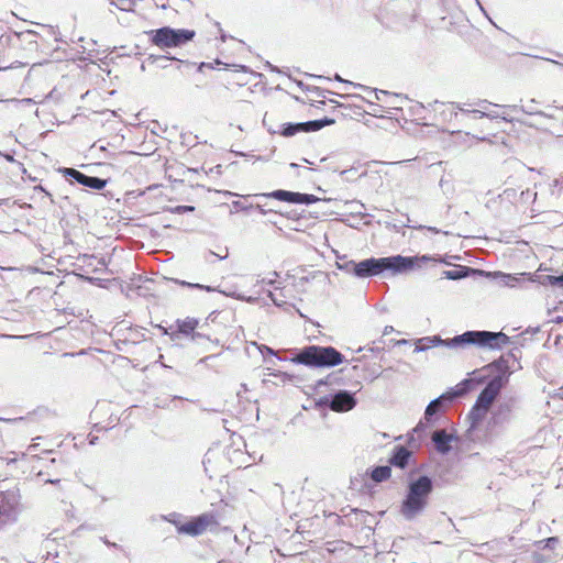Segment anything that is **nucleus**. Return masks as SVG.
<instances>
[{
    "mask_svg": "<svg viewBox=\"0 0 563 563\" xmlns=\"http://www.w3.org/2000/svg\"><path fill=\"white\" fill-rule=\"evenodd\" d=\"M434 261L430 255L404 256L400 254L386 257H369L357 263V278H367L389 274H407Z\"/></svg>",
    "mask_w": 563,
    "mask_h": 563,
    "instance_id": "nucleus-1",
    "label": "nucleus"
},
{
    "mask_svg": "<svg viewBox=\"0 0 563 563\" xmlns=\"http://www.w3.org/2000/svg\"><path fill=\"white\" fill-rule=\"evenodd\" d=\"M275 357L279 361H289L310 368H331L345 361L344 355L335 347L314 344L300 349L278 350Z\"/></svg>",
    "mask_w": 563,
    "mask_h": 563,
    "instance_id": "nucleus-2",
    "label": "nucleus"
},
{
    "mask_svg": "<svg viewBox=\"0 0 563 563\" xmlns=\"http://www.w3.org/2000/svg\"><path fill=\"white\" fill-rule=\"evenodd\" d=\"M433 489L434 481L426 474L408 482L399 510L405 520L412 521L426 510Z\"/></svg>",
    "mask_w": 563,
    "mask_h": 563,
    "instance_id": "nucleus-3",
    "label": "nucleus"
},
{
    "mask_svg": "<svg viewBox=\"0 0 563 563\" xmlns=\"http://www.w3.org/2000/svg\"><path fill=\"white\" fill-rule=\"evenodd\" d=\"M148 41L152 45L165 51L168 48L183 47L191 42L196 36L195 30L175 29L172 26H162L146 31Z\"/></svg>",
    "mask_w": 563,
    "mask_h": 563,
    "instance_id": "nucleus-4",
    "label": "nucleus"
},
{
    "mask_svg": "<svg viewBox=\"0 0 563 563\" xmlns=\"http://www.w3.org/2000/svg\"><path fill=\"white\" fill-rule=\"evenodd\" d=\"M483 369L488 373L489 377L483 390H485L489 396L493 395L494 397H497L501 389L508 384L511 375L508 361L504 356H500L485 365Z\"/></svg>",
    "mask_w": 563,
    "mask_h": 563,
    "instance_id": "nucleus-5",
    "label": "nucleus"
},
{
    "mask_svg": "<svg viewBox=\"0 0 563 563\" xmlns=\"http://www.w3.org/2000/svg\"><path fill=\"white\" fill-rule=\"evenodd\" d=\"M357 405V399L353 391L341 389L330 393L320 397L317 400V406L328 408L335 412H346L354 409Z\"/></svg>",
    "mask_w": 563,
    "mask_h": 563,
    "instance_id": "nucleus-6",
    "label": "nucleus"
},
{
    "mask_svg": "<svg viewBox=\"0 0 563 563\" xmlns=\"http://www.w3.org/2000/svg\"><path fill=\"white\" fill-rule=\"evenodd\" d=\"M518 404L519 399L517 397H508L500 401L490 413L487 422L488 429L493 431L510 423L514 419V412L519 408Z\"/></svg>",
    "mask_w": 563,
    "mask_h": 563,
    "instance_id": "nucleus-7",
    "label": "nucleus"
},
{
    "mask_svg": "<svg viewBox=\"0 0 563 563\" xmlns=\"http://www.w3.org/2000/svg\"><path fill=\"white\" fill-rule=\"evenodd\" d=\"M58 173H60L70 184L76 183L93 190H102L108 184V179L86 175L71 167H60L58 168Z\"/></svg>",
    "mask_w": 563,
    "mask_h": 563,
    "instance_id": "nucleus-8",
    "label": "nucleus"
},
{
    "mask_svg": "<svg viewBox=\"0 0 563 563\" xmlns=\"http://www.w3.org/2000/svg\"><path fill=\"white\" fill-rule=\"evenodd\" d=\"M175 323L177 329L170 332L163 325L157 327L163 334L169 335L172 341L178 340L181 335L189 338L191 341H197V338H206V334L196 331L199 324V320L196 318L177 319Z\"/></svg>",
    "mask_w": 563,
    "mask_h": 563,
    "instance_id": "nucleus-9",
    "label": "nucleus"
},
{
    "mask_svg": "<svg viewBox=\"0 0 563 563\" xmlns=\"http://www.w3.org/2000/svg\"><path fill=\"white\" fill-rule=\"evenodd\" d=\"M257 196L275 199L283 202L306 206L313 205L321 200L319 197L312 194L290 191L285 189H276L271 192L258 194Z\"/></svg>",
    "mask_w": 563,
    "mask_h": 563,
    "instance_id": "nucleus-10",
    "label": "nucleus"
},
{
    "mask_svg": "<svg viewBox=\"0 0 563 563\" xmlns=\"http://www.w3.org/2000/svg\"><path fill=\"white\" fill-rule=\"evenodd\" d=\"M21 498V490L16 484L0 490V507L3 515L15 519L22 510Z\"/></svg>",
    "mask_w": 563,
    "mask_h": 563,
    "instance_id": "nucleus-11",
    "label": "nucleus"
},
{
    "mask_svg": "<svg viewBox=\"0 0 563 563\" xmlns=\"http://www.w3.org/2000/svg\"><path fill=\"white\" fill-rule=\"evenodd\" d=\"M493 395H488L485 390H481L473 407L471 408L467 419L470 420V429H476L487 415L492 401L495 399Z\"/></svg>",
    "mask_w": 563,
    "mask_h": 563,
    "instance_id": "nucleus-12",
    "label": "nucleus"
},
{
    "mask_svg": "<svg viewBox=\"0 0 563 563\" xmlns=\"http://www.w3.org/2000/svg\"><path fill=\"white\" fill-rule=\"evenodd\" d=\"M459 393L454 389H449L435 399L431 400L424 410V420L429 424H433L438 418V415L455 399H457Z\"/></svg>",
    "mask_w": 563,
    "mask_h": 563,
    "instance_id": "nucleus-13",
    "label": "nucleus"
},
{
    "mask_svg": "<svg viewBox=\"0 0 563 563\" xmlns=\"http://www.w3.org/2000/svg\"><path fill=\"white\" fill-rule=\"evenodd\" d=\"M486 330H467L451 338L450 349H465L474 345L484 349Z\"/></svg>",
    "mask_w": 563,
    "mask_h": 563,
    "instance_id": "nucleus-14",
    "label": "nucleus"
},
{
    "mask_svg": "<svg viewBox=\"0 0 563 563\" xmlns=\"http://www.w3.org/2000/svg\"><path fill=\"white\" fill-rule=\"evenodd\" d=\"M210 523V517L207 514H202L197 517H192L189 521L184 522L178 527L179 534H186L190 537H198L202 534Z\"/></svg>",
    "mask_w": 563,
    "mask_h": 563,
    "instance_id": "nucleus-15",
    "label": "nucleus"
},
{
    "mask_svg": "<svg viewBox=\"0 0 563 563\" xmlns=\"http://www.w3.org/2000/svg\"><path fill=\"white\" fill-rule=\"evenodd\" d=\"M412 457V451L407 449L404 445H396L390 454L389 463L390 465L398 467L400 470H405Z\"/></svg>",
    "mask_w": 563,
    "mask_h": 563,
    "instance_id": "nucleus-16",
    "label": "nucleus"
},
{
    "mask_svg": "<svg viewBox=\"0 0 563 563\" xmlns=\"http://www.w3.org/2000/svg\"><path fill=\"white\" fill-rule=\"evenodd\" d=\"M451 338L450 339H442L439 334L431 335V336H423L421 339H418L415 342V352L420 353L428 351L431 347L435 346H445L450 349Z\"/></svg>",
    "mask_w": 563,
    "mask_h": 563,
    "instance_id": "nucleus-17",
    "label": "nucleus"
},
{
    "mask_svg": "<svg viewBox=\"0 0 563 563\" xmlns=\"http://www.w3.org/2000/svg\"><path fill=\"white\" fill-rule=\"evenodd\" d=\"M510 341V338L501 331L493 332L486 330L484 349L499 351L504 346L508 345Z\"/></svg>",
    "mask_w": 563,
    "mask_h": 563,
    "instance_id": "nucleus-18",
    "label": "nucleus"
},
{
    "mask_svg": "<svg viewBox=\"0 0 563 563\" xmlns=\"http://www.w3.org/2000/svg\"><path fill=\"white\" fill-rule=\"evenodd\" d=\"M453 440H455V437L450 435L444 430H438L432 435V442L435 446V450L443 455L448 454L451 451V442Z\"/></svg>",
    "mask_w": 563,
    "mask_h": 563,
    "instance_id": "nucleus-19",
    "label": "nucleus"
},
{
    "mask_svg": "<svg viewBox=\"0 0 563 563\" xmlns=\"http://www.w3.org/2000/svg\"><path fill=\"white\" fill-rule=\"evenodd\" d=\"M481 273L485 274L483 271H481ZM486 275L494 277L499 286L514 288L520 282V276H525L527 274H508L503 272H494L486 273Z\"/></svg>",
    "mask_w": 563,
    "mask_h": 563,
    "instance_id": "nucleus-20",
    "label": "nucleus"
},
{
    "mask_svg": "<svg viewBox=\"0 0 563 563\" xmlns=\"http://www.w3.org/2000/svg\"><path fill=\"white\" fill-rule=\"evenodd\" d=\"M476 269L470 266H457L455 269L444 271L443 277L450 280H460L468 277Z\"/></svg>",
    "mask_w": 563,
    "mask_h": 563,
    "instance_id": "nucleus-21",
    "label": "nucleus"
},
{
    "mask_svg": "<svg viewBox=\"0 0 563 563\" xmlns=\"http://www.w3.org/2000/svg\"><path fill=\"white\" fill-rule=\"evenodd\" d=\"M391 475V468L389 465H377L369 470L371 478L376 483L387 481Z\"/></svg>",
    "mask_w": 563,
    "mask_h": 563,
    "instance_id": "nucleus-22",
    "label": "nucleus"
},
{
    "mask_svg": "<svg viewBox=\"0 0 563 563\" xmlns=\"http://www.w3.org/2000/svg\"><path fill=\"white\" fill-rule=\"evenodd\" d=\"M334 79H335L336 81H340V82H345V84H349V85H353V86H355V87H357V88H360V89H362V90H368L371 93H374V95H375V98H376L377 100H382V97H380V96H389V95H390V92H389V91H387V90H382V89H377V88H375V89H369L368 87H366V86H364V85H361V84H353V82H351V81H349V80H344V79H343L339 74H335V75H334Z\"/></svg>",
    "mask_w": 563,
    "mask_h": 563,
    "instance_id": "nucleus-23",
    "label": "nucleus"
},
{
    "mask_svg": "<svg viewBox=\"0 0 563 563\" xmlns=\"http://www.w3.org/2000/svg\"><path fill=\"white\" fill-rule=\"evenodd\" d=\"M504 108L510 109L512 111H522L523 113L529 114V115H539V117L549 118V119L553 118L552 114H549L541 110H536L534 108H530V106L523 107V106L512 104V106H504Z\"/></svg>",
    "mask_w": 563,
    "mask_h": 563,
    "instance_id": "nucleus-24",
    "label": "nucleus"
},
{
    "mask_svg": "<svg viewBox=\"0 0 563 563\" xmlns=\"http://www.w3.org/2000/svg\"><path fill=\"white\" fill-rule=\"evenodd\" d=\"M152 64H155V63H158L159 60H176V62H179L180 64L183 65H186V66H194V63H190L188 60H183V59H178L177 57L173 56V55H154V54H151L147 58Z\"/></svg>",
    "mask_w": 563,
    "mask_h": 563,
    "instance_id": "nucleus-25",
    "label": "nucleus"
},
{
    "mask_svg": "<svg viewBox=\"0 0 563 563\" xmlns=\"http://www.w3.org/2000/svg\"><path fill=\"white\" fill-rule=\"evenodd\" d=\"M357 263L358 262H355L353 260L345 261L344 263H336V267L340 271H343L347 274H351V275L357 277Z\"/></svg>",
    "mask_w": 563,
    "mask_h": 563,
    "instance_id": "nucleus-26",
    "label": "nucleus"
},
{
    "mask_svg": "<svg viewBox=\"0 0 563 563\" xmlns=\"http://www.w3.org/2000/svg\"><path fill=\"white\" fill-rule=\"evenodd\" d=\"M543 284L550 285L552 287L562 288L563 287V272L560 275L543 276Z\"/></svg>",
    "mask_w": 563,
    "mask_h": 563,
    "instance_id": "nucleus-27",
    "label": "nucleus"
},
{
    "mask_svg": "<svg viewBox=\"0 0 563 563\" xmlns=\"http://www.w3.org/2000/svg\"><path fill=\"white\" fill-rule=\"evenodd\" d=\"M482 372H485V369H483V367L481 369H474L472 373H471V383L473 384H476V385H481V384H486L487 380L489 379L488 377V373L487 374H482Z\"/></svg>",
    "mask_w": 563,
    "mask_h": 563,
    "instance_id": "nucleus-28",
    "label": "nucleus"
},
{
    "mask_svg": "<svg viewBox=\"0 0 563 563\" xmlns=\"http://www.w3.org/2000/svg\"><path fill=\"white\" fill-rule=\"evenodd\" d=\"M473 113H479V118H488V119H498L500 118L501 120L506 121V122H514L515 119L512 118H507L505 115H500L499 113L497 112H486V111H483V110H479V109H474L472 111Z\"/></svg>",
    "mask_w": 563,
    "mask_h": 563,
    "instance_id": "nucleus-29",
    "label": "nucleus"
},
{
    "mask_svg": "<svg viewBox=\"0 0 563 563\" xmlns=\"http://www.w3.org/2000/svg\"><path fill=\"white\" fill-rule=\"evenodd\" d=\"M296 126L294 122L283 123L279 129V134L285 137H290L297 134Z\"/></svg>",
    "mask_w": 563,
    "mask_h": 563,
    "instance_id": "nucleus-30",
    "label": "nucleus"
},
{
    "mask_svg": "<svg viewBox=\"0 0 563 563\" xmlns=\"http://www.w3.org/2000/svg\"><path fill=\"white\" fill-rule=\"evenodd\" d=\"M110 3L119 10L131 11L132 7L135 5L136 0H111Z\"/></svg>",
    "mask_w": 563,
    "mask_h": 563,
    "instance_id": "nucleus-31",
    "label": "nucleus"
},
{
    "mask_svg": "<svg viewBox=\"0 0 563 563\" xmlns=\"http://www.w3.org/2000/svg\"><path fill=\"white\" fill-rule=\"evenodd\" d=\"M384 343H385V341L383 340V338H380L379 340L374 341L372 346H368V347H366V346L362 347L361 346V347H358L356 350V352H361V351L366 350V351H369L372 353H380L384 350V346L382 345Z\"/></svg>",
    "mask_w": 563,
    "mask_h": 563,
    "instance_id": "nucleus-32",
    "label": "nucleus"
},
{
    "mask_svg": "<svg viewBox=\"0 0 563 563\" xmlns=\"http://www.w3.org/2000/svg\"><path fill=\"white\" fill-rule=\"evenodd\" d=\"M267 371H269L267 373V375H271V376H274L276 378H279L282 382H292V379L295 378V376L292 374H289V373H286V372H282V371H271V368H266Z\"/></svg>",
    "mask_w": 563,
    "mask_h": 563,
    "instance_id": "nucleus-33",
    "label": "nucleus"
},
{
    "mask_svg": "<svg viewBox=\"0 0 563 563\" xmlns=\"http://www.w3.org/2000/svg\"><path fill=\"white\" fill-rule=\"evenodd\" d=\"M472 384L470 379H463L455 388V391L459 393L457 398L464 396L472 389Z\"/></svg>",
    "mask_w": 563,
    "mask_h": 563,
    "instance_id": "nucleus-34",
    "label": "nucleus"
},
{
    "mask_svg": "<svg viewBox=\"0 0 563 563\" xmlns=\"http://www.w3.org/2000/svg\"><path fill=\"white\" fill-rule=\"evenodd\" d=\"M338 377L335 373H331L324 378H321L316 382L314 389L318 390L322 386L332 385L334 382H336Z\"/></svg>",
    "mask_w": 563,
    "mask_h": 563,
    "instance_id": "nucleus-35",
    "label": "nucleus"
},
{
    "mask_svg": "<svg viewBox=\"0 0 563 563\" xmlns=\"http://www.w3.org/2000/svg\"><path fill=\"white\" fill-rule=\"evenodd\" d=\"M559 542L558 537H550L538 542L540 549L553 550Z\"/></svg>",
    "mask_w": 563,
    "mask_h": 563,
    "instance_id": "nucleus-36",
    "label": "nucleus"
},
{
    "mask_svg": "<svg viewBox=\"0 0 563 563\" xmlns=\"http://www.w3.org/2000/svg\"><path fill=\"white\" fill-rule=\"evenodd\" d=\"M163 519L172 525H174L176 527V530L178 531V527L180 525H183L184 522L181 521V515L180 514H177V512H172L167 516H163Z\"/></svg>",
    "mask_w": 563,
    "mask_h": 563,
    "instance_id": "nucleus-37",
    "label": "nucleus"
},
{
    "mask_svg": "<svg viewBox=\"0 0 563 563\" xmlns=\"http://www.w3.org/2000/svg\"><path fill=\"white\" fill-rule=\"evenodd\" d=\"M195 209L196 208L194 206L178 205V206L172 208L170 212L176 213V214H183V213L194 212Z\"/></svg>",
    "mask_w": 563,
    "mask_h": 563,
    "instance_id": "nucleus-38",
    "label": "nucleus"
},
{
    "mask_svg": "<svg viewBox=\"0 0 563 563\" xmlns=\"http://www.w3.org/2000/svg\"><path fill=\"white\" fill-rule=\"evenodd\" d=\"M232 208L238 212V211H244V212H249L250 210L254 209V205H245L244 202H242L241 200H234L232 202Z\"/></svg>",
    "mask_w": 563,
    "mask_h": 563,
    "instance_id": "nucleus-39",
    "label": "nucleus"
},
{
    "mask_svg": "<svg viewBox=\"0 0 563 563\" xmlns=\"http://www.w3.org/2000/svg\"><path fill=\"white\" fill-rule=\"evenodd\" d=\"M257 349L260 351V353L262 354V356L266 360V356L269 355V356H277V351L272 349L271 346L268 345H265V344H261V345H257Z\"/></svg>",
    "mask_w": 563,
    "mask_h": 563,
    "instance_id": "nucleus-40",
    "label": "nucleus"
},
{
    "mask_svg": "<svg viewBox=\"0 0 563 563\" xmlns=\"http://www.w3.org/2000/svg\"><path fill=\"white\" fill-rule=\"evenodd\" d=\"M306 124H308V131L310 132H317L322 129L320 119L306 121Z\"/></svg>",
    "mask_w": 563,
    "mask_h": 563,
    "instance_id": "nucleus-41",
    "label": "nucleus"
},
{
    "mask_svg": "<svg viewBox=\"0 0 563 563\" xmlns=\"http://www.w3.org/2000/svg\"><path fill=\"white\" fill-rule=\"evenodd\" d=\"M130 339L133 343H139L140 341L145 340L144 333L139 330L131 331Z\"/></svg>",
    "mask_w": 563,
    "mask_h": 563,
    "instance_id": "nucleus-42",
    "label": "nucleus"
},
{
    "mask_svg": "<svg viewBox=\"0 0 563 563\" xmlns=\"http://www.w3.org/2000/svg\"><path fill=\"white\" fill-rule=\"evenodd\" d=\"M432 424H429L427 421H420L413 429V432L418 433L419 435L423 434L426 430L431 427Z\"/></svg>",
    "mask_w": 563,
    "mask_h": 563,
    "instance_id": "nucleus-43",
    "label": "nucleus"
},
{
    "mask_svg": "<svg viewBox=\"0 0 563 563\" xmlns=\"http://www.w3.org/2000/svg\"><path fill=\"white\" fill-rule=\"evenodd\" d=\"M186 287H189V288H196V289H202V290H206V291H213V287L211 286H207V285H201V284H194V283H187V286Z\"/></svg>",
    "mask_w": 563,
    "mask_h": 563,
    "instance_id": "nucleus-44",
    "label": "nucleus"
},
{
    "mask_svg": "<svg viewBox=\"0 0 563 563\" xmlns=\"http://www.w3.org/2000/svg\"><path fill=\"white\" fill-rule=\"evenodd\" d=\"M100 540L109 548H114V549H119V550H123L121 545H119L118 543L115 542H111L106 536L104 537H100Z\"/></svg>",
    "mask_w": 563,
    "mask_h": 563,
    "instance_id": "nucleus-45",
    "label": "nucleus"
},
{
    "mask_svg": "<svg viewBox=\"0 0 563 563\" xmlns=\"http://www.w3.org/2000/svg\"><path fill=\"white\" fill-rule=\"evenodd\" d=\"M340 174H341V176H343L346 180H350V179H352V178L355 176L356 170H355V169H353V168H350V169H344V170H342Z\"/></svg>",
    "mask_w": 563,
    "mask_h": 563,
    "instance_id": "nucleus-46",
    "label": "nucleus"
},
{
    "mask_svg": "<svg viewBox=\"0 0 563 563\" xmlns=\"http://www.w3.org/2000/svg\"><path fill=\"white\" fill-rule=\"evenodd\" d=\"M296 126V131L297 133H310V131H308V124H306V122H296L295 123Z\"/></svg>",
    "mask_w": 563,
    "mask_h": 563,
    "instance_id": "nucleus-47",
    "label": "nucleus"
},
{
    "mask_svg": "<svg viewBox=\"0 0 563 563\" xmlns=\"http://www.w3.org/2000/svg\"><path fill=\"white\" fill-rule=\"evenodd\" d=\"M320 121L322 123V129L335 123V120L329 117L321 118Z\"/></svg>",
    "mask_w": 563,
    "mask_h": 563,
    "instance_id": "nucleus-48",
    "label": "nucleus"
},
{
    "mask_svg": "<svg viewBox=\"0 0 563 563\" xmlns=\"http://www.w3.org/2000/svg\"><path fill=\"white\" fill-rule=\"evenodd\" d=\"M451 104H452L455 109H457L459 111H461V112H463V113H465V114H471V113H473V112H472L473 110H467L466 108H463L461 103H457V102H451Z\"/></svg>",
    "mask_w": 563,
    "mask_h": 563,
    "instance_id": "nucleus-49",
    "label": "nucleus"
},
{
    "mask_svg": "<svg viewBox=\"0 0 563 563\" xmlns=\"http://www.w3.org/2000/svg\"><path fill=\"white\" fill-rule=\"evenodd\" d=\"M475 104L482 109H486L487 106H492L493 103L486 99H479L477 102H475Z\"/></svg>",
    "mask_w": 563,
    "mask_h": 563,
    "instance_id": "nucleus-50",
    "label": "nucleus"
},
{
    "mask_svg": "<svg viewBox=\"0 0 563 563\" xmlns=\"http://www.w3.org/2000/svg\"><path fill=\"white\" fill-rule=\"evenodd\" d=\"M34 190L44 192V194H45V196H47V197L51 199V201H52V202H54V200H53V198H52V194H51V192H48V191H47L43 186H41V185L35 186V187H34Z\"/></svg>",
    "mask_w": 563,
    "mask_h": 563,
    "instance_id": "nucleus-51",
    "label": "nucleus"
},
{
    "mask_svg": "<svg viewBox=\"0 0 563 563\" xmlns=\"http://www.w3.org/2000/svg\"><path fill=\"white\" fill-rule=\"evenodd\" d=\"M268 297L272 299V301L274 302V305L276 307H282L284 305L283 301H279L275 298L274 294L272 291L268 292Z\"/></svg>",
    "mask_w": 563,
    "mask_h": 563,
    "instance_id": "nucleus-52",
    "label": "nucleus"
},
{
    "mask_svg": "<svg viewBox=\"0 0 563 563\" xmlns=\"http://www.w3.org/2000/svg\"><path fill=\"white\" fill-rule=\"evenodd\" d=\"M166 1H167V0H154L155 5H156L157 8L163 9V10H166V9H167Z\"/></svg>",
    "mask_w": 563,
    "mask_h": 563,
    "instance_id": "nucleus-53",
    "label": "nucleus"
},
{
    "mask_svg": "<svg viewBox=\"0 0 563 563\" xmlns=\"http://www.w3.org/2000/svg\"><path fill=\"white\" fill-rule=\"evenodd\" d=\"M391 343H394L395 345H406V344H409L410 341L409 340H406V339H401V340H390Z\"/></svg>",
    "mask_w": 563,
    "mask_h": 563,
    "instance_id": "nucleus-54",
    "label": "nucleus"
},
{
    "mask_svg": "<svg viewBox=\"0 0 563 563\" xmlns=\"http://www.w3.org/2000/svg\"><path fill=\"white\" fill-rule=\"evenodd\" d=\"M216 25L218 26L219 29V32H220V38L222 42H225L227 41V34L224 33V31L220 27V23L219 22H216Z\"/></svg>",
    "mask_w": 563,
    "mask_h": 563,
    "instance_id": "nucleus-55",
    "label": "nucleus"
},
{
    "mask_svg": "<svg viewBox=\"0 0 563 563\" xmlns=\"http://www.w3.org/2000/svg\"><path fill=\"white\" fill-rule=\"evenodd\" d=\"M209 255H211V256H217V257H218V260L222 261V260H225V258L228 257L229 252H228V250H225V254H224V255H218V254H216L214 252L209 251Z\"/></svg>",
    "mask_w": 563,
    "mask_h": 563,
    "instance_id": "nucleus-56",
    "label": "nucleus"
},
{
    "mask_svg": "<svg viewBox=\"0 0 563 563\" xmlns=\"http://www.w3.org/2000/svg\"><path fill=\"white\" fill-rule=\"evenodd\" d=\"M238 298L241 299V300H245L246 302H251V303L256 301V298H254V297H245V296H242V295H239Z\"/></svg>",
    "mask_w": 563,
    "mask_h": 563,
    "instance_id": "nucleus-57",
    "label": "nucleus"
},
{
    "mask_svg": "<svg viewBox=\"0 0 563 563\" xmlns=\"http://www.w3.org/2000/svg\"><path fill=\"white\" fill-rule=\"evenodd\" d=\"M312 90L319 96V97H325L324 96V90H322L321 88L319 87H313Z\"/></svg>",
    "mask_w": 563,
    "mask_h": 563,
    "instance_id": "nucleus-58",
    "label": "nucleus"
},
{
    "mask_svg": "<svg viewBox=\"0 0 563 563\" xmlns=\"http://www.w3.org/2000/svg\"><path fill=\"white\" fill-rule=\"evenodd\" d=\"M254 209L257 210L261 214H266L267 213V210H265L263 208V206H261V205H255Z\"/></svg>",
    "mask_w": 563,
    "mask_h": 563,
    "instance_id": "nucleus-59",
    "label": "nucleus"
},
{
    "mask_svg": "<svg viewBox=\"0 0 563 563\" xmlns=\"http://www.w3.org/2000/svg\"><path fill=\"white\" fill-rule=\"evenodd\" d=\"M394 331V328L391 325H386L383 331V336L391 333Z\"/></svg>",
    "mask_w": 563,
    "mask_h": 563,
    "instance_id": "nucleus-60",
    "label": "nucleus"
},
{
    "mask_svg": "<svg viewBox=\"0 0 563 563\" xmlns=\"http://www.w3.org/2000/svg\"><path fill=\"white\" fill-rule=\"evenodd\" d=\"M516 121L519 122L520 124L526 125V126L536 128V124H533L531 122L522 121V120H519V119H516Z\"/></svg>",
    "mask_w": 563,
    "mask_h": 563,
    "instance_id": "nucleus-61",
    "label": "nucleus"
},
{
    "mask_svg": "<svg viewBox=\"0 0 563 563\" xmlns=\"http://www.w3.org/2000/svg\"><path fill=\"white\" fill-rule=\"evenodd\" d=\"M266 67L272 71H279L278 68L276 66H274L273 64H271L269 62H266Z\"/></svg>",
    "mask_w": 563,
    "mask_h": 563,
    "instance_id": "nucleus-62",
    "label": "nucleus"
},
{
    "mask_svg": "<svg viewBox=\"0 0 563 563\" xmlns=\"http://www.w3.org/2000/svg\"><path fill=\"white\" fill-rule=\"evenodd\" d=\"M517 352H519V350H518V349L511 350V351L508 353V356L512 357L514 360H517Z\"/></svg>",
    "mask_w": 563,
    "mask_h": 563,
    "instance_id": "nucleus-63",
    "label": "nucleus"
},
{
    "mask_svg": "<svg viewBox=\"0 0 563 563\" xmlns=\"http://www.w3.org/2000/svg\"><path fill=\"white\" fill-rule=\"evenodd\" d=\"M8 162H15L13 156L9 153L2 155Z\"/></svg>",
    "mask_w": 563,
    "mask_h": 563,
    "instance_id": "nucleus-64",
    "label": "nucleus"
}]
</instances>
